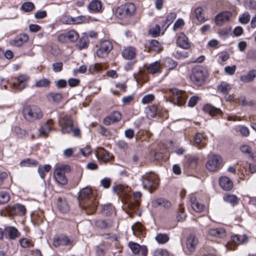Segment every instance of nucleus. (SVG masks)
Returning <instances> with one entry per match:
<instances>
[{
    "label": "nucleus",
    "instance_id": "37",
    "mask_svg": "<svg viewBox=\"0 0 256 256\" xmlns=\"http://www.w3.org/2000/svg\"><path fill=\"white\" fill-rule=\"evenodd\" d=\"M149 49L156 52L162 50V48L160 42L155 40H152L150 42Z\"/></svg>",
    "mask_w": 256,
    "mask_h": 256
},
{
    "label": "nucleus",
    "instance_id": "61",
    "mask_svg": "<svg viewBox=\"0 0 256 256\" xmlns=\"http://www.w3.org/2000/svg\"><path fill=\"white\" fill-rule=\"evenodd\" d=\"M192 207L194 211L200 212L204 210V206L202 204L197 202L196 203H193V204L192 205Z\"/></svg>",
    "mask_w": 256,
    "mask_h": 256
},
{
    "label": "nucleus",
    "instance_id": "30",
    "mask_svg": "<svg viewBox=\"0 0 256 256\" xmlns=\"http://www.w3.org/2000/svg\"><path fill=\"white\" fill-rule=\"evenodd\" d=\"M96 226L102 229L108 228L112 226L113 222L110 220H100L95 222Z\"/></svg>",
    "mask_w": 256,
    "mask_h": 256
},
{
    "label": "nucleus",
    "instance_id": "3",
    "mask_svg": "<svg viewBox=\"0 0 256 256\" xmlns=\"http://www.w3.org/2000/svg\"><path fill=\"white\" fill-rule=\"evenodd\" d=\"M143 188L152 192L159 184L158 177L152 173H146L142 176Z\"/></svg>",
    "mask_w": 256,
    "mask_h": 256
},
{
    "label": "nucleus",
    "instance_id": "26",
    "mask_svg": "<svg viewBox=\"0 0 256 256\" xmlns=\"http://www.w3.org/2000/svg\"><path fill=\"white\" fill-rule=\"evenodd\" d=\"M52 120H48L39 128L40 136L47 137L48 133L52 128Z\"/></svg>",
    "mask_w": 256,
    "mask_h": 256
},
{
    "label": "nucleus",
    "instance_id": "21",
    "mask_svg": "<svg viewBox=\"0 0 256 256\" xmlns=\"http://www.w3.org/2000/svg\"><path fill=\"white\" fill-rule=\"evenodd\" d=\"M198 242V239L194 234H190L186 238V248L190 252H193L195 250L196 246Z\"/></svg>",
    "mask_w": 256,
    "mask_h": 256
},
{
    "label": "nucleus",
    "instance_id": "50",
    "mask_svg": "<svg viewBox=\"0 0 256 256\" xmlns=\"http://www.w3.org/2000/svg\"><path fill=\"white\" fill-rule=\"evenodd\" d=\"M157 108L155 106L150 107L146 111V116L148 118H154L156 115Z\"/></svg>",
    "mask_w": 256,
    "mask_h": 256
},
{
    "label": "nucleus",
    "instance_id": "15",
    "mask_svg": "<svg viewBox=\"0 0 256 256\" xmlns=\"http://www.w3.org/2000/svg\"><path fill=\"white\" fill-rule=\"evenodd\" d=\"M202 110L208 114L212 116H221L223 114V112L220 109L209 104H204Z\"/></svg>",
    "mask_w": 256,
    "mask_h": 256
},
{
    "label": "nucleus",
    "instance_id": "25",
    "mask_svg": "<svg viewBox=\"0 0 256 256\" xmlns=\"http://www.w3.org/2000/svg\"><path fill=\"white\" fill-rule=\"evenodd\" d=\"M136 50L135 48L130 46L124 48L122 54L126 59L132 60L135 58Z\"/></svg>",
    "mask_w": 256,
    "mask_h": 256
},
{
    "label": "nucleus",
    "instance_id": "18",
    "mask_svg": "<svg viewBox=\"0 0 256 256\" xmlns=\"http://www.w3.org/2000/svg\"><path fill=\"white\" fill-rule=\"evenodd\" d=\"M88 9L90 12L99 13L102 12V4L100 0H92L88 4Z\"/></svg>",
    "mask_w": 256,
    "mask_h": 256
},
{
    "label": "nucleus",
    "instance_id": "24",
    "mask_svg": "<svg viewBox=\"0 0 256 256\" xmlns=\"http://www.w3.org/2000/svg\"><path fill=\"white\" fill-rule=\"evenodd\" d=\"M28 76L25 74L20 75L18 77V82H14L12 86L14 88L22 90L26 87V82L28 80Z\"/></svg>",
    "mask_w": 256,
    "mask_h": 256
},
{
    "label": "nucleus",
    "instance_id": "48",
    "mask_svg": "<svg viewBox=\"0 0 256 256\" xmlns=\"http://www.w3.org/2000/svg\"><path fill=\"white\" fill-rule=\"evenodd\" d=\"M102 69V66L99 64H91L88 68V72L92 74H95L100 72Z\"/></svg>",
    "mask_w": 256,
    "mask_h": 256
},
{
    "label": "nucleus",
    "instance_id": "14",
    "mask_svg": "<svg viewBox=\"0 0 256 256\" xmlns=\"http://www.w3.org/2000/svg\"><path fill=\"white\" fill-rule=\"evenodd\" d=\"M54 176L56 182L60 185L64 184V165L58 166L54 173Z\"/></svg>",
    "mask_w": 256,
    "mask_h": 256
},
{
    "label": "nucleus",
    "instance_id": "52",
    "mask_svg": "<svg viewBox=\"0 0 256 256\" xmlns=\"http://www.w3.org/2000/svg\"><path fill=\"white\" fill-rule=\"evenodd\" d=\"M20 246L24 248L32 246H34L32 242L26 238H22L20 240Z\"/></svg>",
    "mask_w": 256,
    "mask_h": 256
},
{
    "label": "nucleus",
    "instance_id": "16",
    "mask_svg": "<svg viewBox=\"0 0 256 256\" xmlns=\"http://www.w3.org/2000/svg\"><path fill=\"white\" fill-rule=\"evenodd\" d=\"M88 22V18L84 16H80L76 17L65 16V24H78Z\"/></svg>",
    "mask_w": 256,
    "mask_h": 256
},
{
    "label": "nucleus",
    "instance_id": "7",
    "mask_svg": "<svg viewBox=\"0 0 256 256\" xmlns=\"http://www.w3.org/2000/svg\"><path fill=\"white\" fill-rule=\"evenodd\" d=\"M170 94L173 103L178 106L183 105L188 98L187 94L184 91L176 88L170 89Z\"/></svg>",
    "mask_w": 256,
    "mask_h": 256
},
{
    "label": "nucleus",
    "instance_id": "35",
    "mask_svg": "<svg viewBox=\"0 0 256 256\" xmlns=\"http://www.w3.org/2000/svg\"><path fill=\"white\" fill-rule=\"evenodd\" d=\"M152 204L153 206L156 207L158 206H162L166 208H169L170 206V202L164 198H158L154 200Z\"/></svg>",
    "mask_w": 256,
    "mask_h": 256
},
{
    "label": "nucleus",
    "instance_id": "8",
    "mask_svg": "<svg viewBox=\"0 0 256 256\" xmlns=\"http://www.w3.org/2000/svg\"><path fill=\"white\" fill-rule=\"evenodd\" d=\"M65 133L72 134L74 137L81 138L80 129L75 126L74 122L70 116H65Z\"/></svg>",
    "mask_w": 256,
    "mask_h": 256
},
{
    "label": "nucleus",
    "instance_id": "36",
    "mask_svg": "<svg viewBox=\"0 0 256 256\" xmlns=\"http://www.w3.org/2000/svg\"><path fill=\"white\" fill-rule=\"evenodd\" d=\"M194 16L198 21L201 23L206 20L204 16V9L201 7H198L195 9Z\"/></svg>",
    "mask_w": 256,
    "mask_h": 256
},
{
    "label": "nucleus",
    "instance_id": "63",
    "mask_svg": "<svg viewBox=\"0 0 256 256\" xmlns=\"http://www.w3.org/2000/svg\"><path fill=\"white\" fill-rule=\"evenodd\" d=\"M64 240V238L62 235L56 236L54 238V245L56 247L62 244Z\"/></svg>",
    "mask_w": 256,
    "mask_h": 256
},
{
    "label": "nucleus",
    "instance_id": "6",
    "mask_svg": "<svg viewBox=\"0 0 256 256\" xmlns=\"http://www.w3.org/2000/svg\"><path fill=\"white\" fill-rule=\"evenodd\" d=\"M223 166L222 158L220 156L213 154L210 156L206 164V168L210 172H216Z\"/></svg>",
    "mask_w": 256,
    "mask_h": 256
},
{
    "label": "nucleus",
    "instance_id": "2",
    "mask_svg": "<svg viewBox=\"0 0 256 256\" xmlns=\"http://www.w3.org/2000/svg\"><path fill=\"white\" fill-rule=\"evenodd\" d=\"M208 76L206 70L202 66H196L192 68L190 78L196 85L201 86L206 80Z\"/></svg>",
    "mask_w": 256,
    "mask_h": 256
},
{
    "label": "nucleus",
    "instance_id": "51",
    "mask_svg": "<svg viewBox=\"0 0 256 256\" xmlns=\"http://www.w3.org/2000/svg\"><path fill=\"white\" fill-rule=\"evenodd\" d=\"M34 7V6L32 2H26L22 4L21 8L24 12H28L32 10Z\"/></svg>",
    "mask_w": 256,
    "mask_h": 256
},
{
    "label": "nucleus",
    "instance_id": "12",
    "mask_svg": "<svg viewBox=\"0 0 256 256\" xmlns=\"http://www.w3.org/2000/svg\"><path fill=\"white\" fill-rule=\"evenodd\" d=\"M128 246L132 252V256H146L148 254V250L146 246H140L132 242H129Z\"/></svg>",
    "mask_w": 256,
    "mask_h": 256
},
{
    "label": "nucleus",
    "instance_id": "49",
    "mask_svg": "<svg viewBox=\"0 0 256 256\" xmlns=\"http://www.w3.org/2000/svg\"><path fill=\"white\" fill-rule=\"evenodd\" d=\"M224 200L232 204H234L237 202V197L234 194H226L223 196Z\"/></svg>",
    "mask_w": 256,
    "mask_h": 256
},
{
    "label": "nucleus",
    "instance_id": "19",
    "mask_svg": "<svg viewBox=\"0 0 256 256\" xmlns=\"http://www.w3.org/2000/svg\"><path fill=\"white\" fill-rule=\"evenodd\" d=\"M28 39V36L26 34H22L17 36L14 39L10 40L9 44L11 46H20L24 42H26Z\"/></svg>",
    "mask_w": 256,
    "mask_h": 256
},
{
    "label": "nucleus",
    "instance_id": "13",
    "mask_svg": "<svg viewBox=\"0 0 256 256\" xmlns=\"http://www.w3.org/2000/svg\"><path fill=\"white\" fill-rule=\"evenodd\" d=\"M199 158L197 156L188 154L184 156L183 166L185 169H196L198 164Z\"/></svg>",
    "mask_w": 256,
    "mask_h": 256
},
{
    "label": "nucleus",
    "instance_id": "46",
    "mask_svg": "<svg viewBox=\"0 0 256 256\" xmlns=\"http://www.w3.org/2000/svg\"><path fill=\"white\" fill-rule=\"evenodd\" d=\"M76 242L72 236H65V250H70L74 246Z\"/></svg>",
    "mask_w": 256,
    "mask_h": 256
},
{
    "label": "nucleus",
    "instance_id": "20",
    "mask_svg": "<svg viewBox=\"0 0 256 256\" xmlns=\"http://www.w3.org/2000/svg\"><path fill=\"white\" fill-rule=\"evenodd\" d=\"M208 234L210 236L218 238H224L226 236V231L222 227L212 228L208 230Z\"/></svg>",
    "mask_w": 256,
    "mask_h": 256
},
{
    "label": "nucleus",
    "instance_id": "57",
    "mask_svg": "<svg viewBox=\"0 0 256 256\" xmlns=\"http://www.w3.org/2000/svg\"><path fill=\"white\" fill-rule=\"evenodd\" d=\"M173 56L177 58L180 59L187 58L188 56V54L184 50H177L173 53Z\"/></svg>",
    "mask_w": 256,
    "mask_h": 256
},
{
    "label": "nucleus",
    "instance_id": "38",
    "mask_svg": "<svg viewBox=\"0 0 256 256\" xmlns=\"http://www.w3.org/2000/svg\"><path fill=\"white\" fill-rule=\"evenodd\" d=\"M102 212L106 216L115 214L114 208L110 204L103 206Z\"/></svg>",
    "mask_w": 256,
    "mask_h": 256
},
{
    "label": "nucleus",
    "instance_id": "29",
    "mask_svg": "<svg viewBox=\"0 0 256 256\" xmlns=\"http://www.w3.org/2000/svg\"><path fill=\"white\" fill-rule=\"evenodd\" d=\"M46 98L50 102L58 103L62 100V95L60 93L51 92L46 94Z\"/></svg>",
    "mask_w": 256,
    "mask_h": 256
},
{
    "label": "nucleus",
    "instance_id": "54",
    "mask_svg": "<svg viewBox=\"0 0 256 256\" xmlns=\"http://www.w3.org/2000/svg\"><path fill=\"white\" fill-rule=\"evenodd\" d=\"M153 256H170V254L166 250L159 248L154 252Z\"/></svg>",
    "mask_w": 256,
    "mask_h": 256
},
{
    "label": "nucleus",
    "instance_id": "27",
    "mask_svg": "<svg viewBox=\"0 0 256 256\" xmlns=\"http://www.w3.org/2000/svg\"><path fill=\"white\" fill-rule=\"evenodd\" d=\"M176 42L180 47L184 49H188L190 47V44L188 42V38L183 33L179 34Z\"/></svg>",
    "mask_w": 256,
    "mask_h": 256
},
{
    "label": "nucleus",
    "instance_id": "31",
    "mask_svg": "<svg viewBox=\"0 0 256 256\" xmlns=\"http://www.w3.org/2000/svg\"><path fill=\"white\" fill-rule=\"evenodd\" d=\"M6 234H8L10 239L14 240L20 236V233L16 228L14 227H6L4 228Z\"/></svg>",
    "mask_w": 256,
    "mask_h": 256
},
{
    "label": "nucleus",
    "instance_id": "41",
    "mask_svg": "<svg viewBox=\"0 0 256 256\" xmlns=\"http://www.w3.org/2000/svg\"><path fill=\"white\" fill-rule=\"evenodd\" d=\"M163 65L168 70H170L174 69L177 66V63L172 58H167L164 60Z\"/></svg>",
    "mask_w": 256,
    "mask_h": 256
},
{
    "label": "nucleus",
    "instance_id": "4",
    "mask_svg": "<svg viewBox=\"0 0 256 256\" xmlns=\"http://www.w3.org/2000/svg\"><path fill=\"white\" fill-rule=\"evenodd\" d=\"M136 8L132 3H126L119 6L116 10V16L118 18H127L132 16L135 12Z\"/></svg>",
    "mask_w": 256,
    "mask_h": 256
},
{
    "label": "nucleus",
    "instance_id": "47",
    "mask_svg": "<svg viewBox=\"0 0 256 256\" xmlns=\"http://www.w3.org/2000/svg\"><path fill=\"white\" fill-rule=\"evenodd\" d=\"M50 82L48 79L42 78L36 82L34 86L36 88L49 86Z\"/></svg>",
    "mask_w": 256,
    "mask_h": 256
},
{
    "label": "nucleus",
    "instance_id": "10",
    "mask_svg": "<svg viewBox=\"0 0 256 256\" xmlns=\"http://www.w3.org/2000/svg\"><path fill=\"white\" fill-rule=\"evenodd\" d=\"M231 240L232 243L228 242L226 246L228 250H234L236 246L246 243L248 238L246 234H234L231 236Z\"/></svg>",
    "mask_w": 256,
    "mask_h": 256
},
{
    "label": "nucleus",
    "instance_id": "53",
    "mask_svg": "<svg viewBox=\"0 0 256 256\" xmlns=\"http://www.w3.org/2000/svg\"><path fill=\"white\" fill-rule=\"evenodd\" d=\"M10 199V195L6 192H0V204L6 203Z\"/></svg>",
    "mask_w": 256,
    "mask_h": 256
},
{
    "label": "nucleus",
    "instance_id": "1",
    "mask_svg": "<svg viewBox=\"0 0 256 256\" xmlns=\"http://www.w3.org/2000/svg\"><path fill=\"white\" fill-rule=\"evenodd\" d=\"M78 200L80 206L85 210L88 214L96 212L98 202L90 188H85L82 189L80 192Z\"/></svg>",
    "mask_w": 256,
    "mask_h": 256
},
{
    "label": "nucleus",
    "instance_id": "40",
    "mask_svg": "<svg viewBox=\"0 0 256 256\" xmlns=\"http://www.w3.org/2000/svg\"><path fill=\"white\" fill-rule=\"evenodd\" d=\"M98 156L104 162H107L110 158L109 153L104 148H100L98 152Z\"/></svg>",
    "mask_w": 256,
    "mask_h": 256
},
{
    "label": "nucleus",
    "instance_id": "60",
    "mask_svg": "<svg viewBox=\"0 0 256 256\" xmlns=\"http://www.w3.org/2000/svg\"><path fill=\"white\" fill-rule=\"evenodd\" d=\"M110 116L115 122H119L122 118V114L118 111L113 112Z\"/></svg>",
    "mask_w": 256,
    "mask_h": 256
},
{
    "label": "nucleus",
    "instance_id": "28",
    "mask_svg": "<svg viewBox=\"0 0 256 256\" xmlns=\"http://www.w3.org/2000/svg\"><path fill=\"white\" fill-rule=\"evenodd\" d=\"M146 70L148 72L151 74L160 73L161 72L162 66L159 62L156 61L149 64Z\"/></svg>",
    "mask_w": 256,
    "mask_h": 256
},
{
    "label": "nucleus",
    "instance_id": "58",
    "mask_svg": "<svg viewBox=\"0 0 256 256\" xmlns=\"http://www.w3.org/2000/svg\"><path fill=\"white\" fill-rule=\"evenodd\" d=\"M154 98V96L152 94H148L144 96L142 100V103L143 104H148L152 102Z\"/></svg>",
    "mask_w": 256,
    "mask_h": 256
},
{
    "label": "nucleus",
    "instance_id": "43",
    "mask_svg": "<svg viewBox=\"0 0 256 256\" xmlns=\"http://www.w3.org/2000/svg\"><path fill=\"white\" fill-rule=\"evenodd\" d=\"M250 19V16L248 12H246L240 14L238 18L239 22L244 24H248Z\"/></svg>",
    "mask_w": 256,
    "mask_h": 256
},
{
    "label": "nucleus",
    "instance_id": "33",
    "mask_svg": "<svg viewBox=\"0 0 256 256\" xmlns=\"http://www.w3.org/2000/svg\"><path fill=\"white\" fill-rule=\"evenodd\" d=\"M256 76V70H250L248 74L242 75L240 77V80L244 83L250 82L252 81Z\"/></svg>",
    "mask_w": 256,
    "mask_h": 256
},
{
    "label": "nucleus",
    "instance_id": "45",
    "mask_svg": "<svg viewBox=\"0 0 256 256\" xmlns=\"http://www.w3.org/2000/svg\"><path fill=\"white\" fill-rule=\"evenodd\" d=\"M38 164V162L34 160L26 158L22 160L20 163L21 166H36Z\"/></svg>",
    "mask_w": 256,
    "mask_h": 256
},
{
    "label": "nucleus",
    "instance_id": "62",
    "mask_svg": "<svg viewBox=\"0 0 256 256\" xmlns=\"http://www.w3.org/2000/svg\"><path fill=\"white\" fill-rule=\"evenodd\" d=\"M80 154L84 156H86L91 154L92 151L91 148L88 146L84 148H80Z\"/></svg>",
    "mask_w": 256,
    "mask_h": 256
},
{
    "label": "nucleus",
    "instance_id": "34",
    "mask_svg": "<svg viewBox=\"0 0 256 256\" xmlns=\"http://www.w3.org/2000/svg\"><path fill=\"white\" fill-rule=\"evenodd\" d=\"M79 37L78 32L74 30H70L65 34V40L70 42H76Z\"/></svg>",
    "mask_w": 256,
    "mask_h": 256
},
{
    "label": "nucleus",
    "instance_id": "55",
    "mask_svg": "<svg viewBox=\"0 0 256 256\" xmlns=\"http://www.w3.org/2000/svg\"><path fill=\"white\" fill-rule=\"evenodd\" d=\"M14 130L21 138H23L28 134V132L26 130L22 129L19 126L14 127Z\"/></svg>",
    "mask_w": 256,
    "mask_h": 256
},
{
    "label": "nucleus",
    "instance_id": "59",
    "mask_svg": "<svg viewBox=\"0 0 256 256\" xmlns=\"http://www.w3.org/2000/svg\"><path fill=\"white\" fill-rule=\"evenodd\" d=\"M150 34L154 37L158 36L160 32V28L158 25H156L154 28H151L149 31Z\"/></svg>",
    "mask_w": 256,
    "mask_h": 256
},
{
    "label": "nucleus",
    "instance_id": "42",
    "mask_svg": "<svg viewBox=\"0 0 256 256\" xmlns=\"http://www.w3.org/2000/svg\"><path fill=\"white\" fill-rule=\"evenodd\" d=\"M231 88V86L225 82H221L218 87V90L224 94H227Z\"/></svg>",
    "mask_w": 256,
    "mask_h": 256
},
{
    "label": "nucleus",
    "instance_id": "23",
    "mask_svg": "<svg viewBox=\"0 0 256 256\" xmlns=\"http://www.w3.org/2000/svg\"><path fill=\"white\" fill-rule=\"evenodd\" d=\"M206 137L204 136L200 132L196 133L194 140V146L198 149L205 148L206 146Z\"/></svg>",
    "mask_w": 256,
    "mask_h": 256
},
{
    "label": "nucleus",
    "instance_id": "64",
    "mask_svg": "<svg viewBox=\"0 0 256 256\" xmlns=\"http://www.w3.org/2000/svg\"><path fill=\"white\" fill-rule=\"evenodd\" d=\"M103 238L105 240H110L111 241L117 240V236L116 234H111L110 233L104 234L102 235Z\"/></svg>",
    "mask_w": 256,
    "mask_h": 256
},
{
    "label": "nucleus",
    "instance_id": "39",
    "mask_svg": "<svg viewBox=\"0 0 256 256\" xmlns=\"http://www.w3.org/2000/svg\"><path fill=\"white\" fill-rule=\"evenodd\" d=\"M52 166L49 164H45L42 166H40L38 168V172L40 177L42 179H44L46 176V174L48 173L51 169Z\"/></svg>",
    "mask_w": 256,
    "mask_h": 256
},
{
    "label": "nucleus",
    "instance_id": "22",
    "mask_svg": "<svg viewBox=\"0 0 256 256\" xmlns=\"http://www.w3.org/2000/svg\"><path fill=\"white\" fill-rule=\"evenodd\" d=\"M219 184L222 188L228 191L233 188V183L231 180L226 176H221L219 179Z\"/></svg>",
    "mask_w": 256,
    "mask_h": 256
},
{
    "label": "nucleus",
    "instance_id": "5",
    "mask_svg": "<svg viewBox=\"0 0 256 256\" xmlns=\"http://www.w3.org/2000/svg\"><path fill=\"white\" fill-rule=\"evenodd\" d=\"M23 114L25 119L28 121L39 120L43 116L41 110L35 106H26L23 110Z\"/></svg>",
    "mask_w": 256,
    "mask_h": 256
},
{
    "label": "nucleus",
    "instance_id": "11",
    "mask_svg": "<svg viewBox=\"0 0 256 256\" xmlns=\"http://www.w3.org/2000/svg\"><path fill=\"white\" fill-rule=\"evenodd\" d=\"M26 208L24 205L16 204L12 206H8L5 209L6 214L8 216H22L25 214Z\"/></svg>",
    "mask_w": 256,
    "mask_h": 256
},
{
    "label": "nucleus",
    "instance_id": "44",
    "mask_svg": "<svg viewBox=\"0 0 256 256\" xmlns=\"http://www.w3.org/2000/svg\"><path fill=\"white\" fill-rule=\"evenodd\" d=\"M158 242L161 244H166L169 240V236L166 234H159L155 238Z\"/></svg>",
    "mask_w": 256,
    "mask_h": 256
},
{
    "label": "nucleus",
    "instance_id": "56",
    "mask_svg": "<svg viewBox=\"0 0 256 256\" xmlns=\"http://www.w3.org/2000/svg\"><path fill=\"white\" fill-rule=\"evenodd\" d=\"M176 14L175 12H170L166 16V23L167 24L168 28L176 19Z\"/></svg>",
    "mask_w": 256,
    "mask_h": 256
},
{
    "label": "nucleus",
    "instance_id": "17",
    "mask_svg": "<svg viewBox=\"0 0 256 256\" xmlns=\"http://www.w3.org/2000/svg\"><path fill=\"white\" fill-rule=\"evenodd\" d=\"M232 14L228 12H224L218 14L215 18V22L217 26H222L224 22L230 20Z\"/></svg>",
    "mask_w": 256,
    "mask_h": 256
},
{
    "label": "nucleus",
    "instance_id": "9",
    "mask_svg": "<svg viewBox=\"0 0 256 256\" xmlns=\"http://www.w3.org/2000/svg\"><path fill=\"white\" fill-rule=\"evenodd\" d=\"M112 48V44L110 41L104 40L100 44L99 48L96 52V54L98 58H105L108 56Z\"/></svg>",
    "mask_w": 256,
    "mask_h": 256
},
{
    "label": "nucleus",
    "instance_id": "32",
    "mask_svg": "<svg viewBox=\"0 0 256 256\" xmlns=\"http://www.w3.org/2000/svg\"><path fill=\"white\" fill-rule=\"evenodd\" d=\"M90 40L87 36L82 34L76 46L79 50H81L88 48Z\"/></svg>",
    "mask_w": 256,
    "mask_h": 256
}]
</instances>
